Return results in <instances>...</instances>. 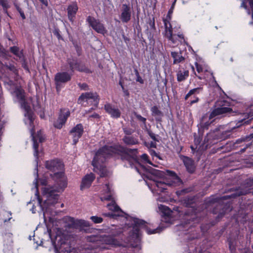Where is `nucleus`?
I'll list each match as a JSON object with an SVG mask.
<instances>
[{"instance_id":"obj_1","label":"nucleus","mask_w":253,"mask_h":253,"mask_svg":"<svg viewBox=\"0 0 253 253\" xmlns=\"http://www.w3.org/2000/svg\"><path fill=\"white\" fill-rule=\"evenodd\" d=\"M138 149H131L124 146L119 143L113 145H105L96 151L92 161V165L94 168H98V165L103 163L106 159L113 158L115 160L120 159L122 161H127L131 167L133 164H138L137 156Z\"/></svg>"},{"instance_id":"obj_2","label":"nucleus","mask_w":253,"mask_h":253,"mask_svg":"<svg viewBox=\"0 0 253 253\" xmlns=\"http://www.w3.org/2000/svg\"><path fill=\"white\" fill-rule=\"evenodd\" d=\"M45 166L46 169L53 172L50 176L54 181L53 187L44 190L47 194L45 202L49 206H55L59 197L57 193L62 192L67 186V179L64 171V165L61 161L56 159L46 161Z\"/></svg>"},{"instance_id":"obj_3","label":"nucleus","mask_w":253,"mask_h":253,"mask_svg":"<svg viewBox=\"0 0 253 253\" xmlns=\"http://www.w3.org/2000/svg\"><path fill=\"white\" fill-rule=\"evenodd\" d=\"M244 194L243 191L237 190L231 195L220 197L215 195H211L205 200V203L201 205V208L208 209L210 206L213 207V205L215 204L211 212L213 214H217L215 220L217 222H218L223 217L229 209L227 204H223L222 203L223 201L225 200L235 198Z\"/></svg>"},{"instance_id":"obj_4","label":"nucleus","mask_w":253,"mask_h":253,"mask_svg":"<svg viewBox=\"0 0 253 253\" xmlns=\"http://www.w3.org/2000/svg\"><path fill=\"white\" fill-rule=\"evenodd\" d=\"M223 102H226L225 101H221L219 103L220 107H216L213 109L208 116L207 114H205L201 119L200 123L198 125V134L202 136H203L205 130L209 129L211 125L214 122V118L222 115L226 116L229 115H234V113L232 108L227 107H224Z\"/></svg>"},{"instance_id":"obj_5","label":"nucleus","mask_w":253,"mask_h":253,"mask_svg":"<svg viewBox=\"0 0 253 253\" xmlns=\"http://www.w3.org/2000/svg\"><path fill=\"white\" fill-rule=\"evenodd\" d=\"M133 227L131 231L129 233L127 241L133 247H136L141 241V229L145 230L148 234H152L157 233L158 229L150 230L147 226V223L144 220L138 218H133Z\"/></svg>"},{"instance_id":"obj_6","label":"nucleus","mask_w":253,"mask_h":253,"mask_svg":"<svg viewBox=\"0 0 253 253\" xmlns=\"http://www.w3.org/2000/svg\"><path fill=\"white\" fill-rule=\"evenodd\" d=\"M11 95L15 97L20 105L21 109L25 111V116L29 121L31 126L33 125L34 118L31 107L26 98V92L21 85L16 86L15 88L10 92Z\"/></svg>"},{"instance_id":"obj_7","label":"nucleus","mask_w":253,"mask_h":253,"mask_svg":"<svg viewBox=\"0 0 253 253\" xmlns=\"http://www.w3.org/2000/svg\"><path fill=\"white\" fill-rule=\"evenodd\" d=\"M234 116L241 115V118L239 119L236 123V126L233 128H238L243 125L248 124L253 119V104L249 106L244 112L240 113L233 111ZM231 115H229L230 116ZM233 116V115H231Z\"/></svg>"},{"instance_id":"obj_8","label":"nucleus","mask_w":253,"mask_h":253,"mask_svg":"<svg viewBox=\"0 0 253 253\" xmlns=\"http://www.w3.org/2000/svg\"><path fill=\"white\" fill-rule=\"evenodd\" d=\"M100 97L96 92H86L82 93L78 99V103L85 106L84 103L90 102V104L97 107Z\"/></svg>"},{"instance_id":"obj_9","label":"nucleus","mask_w":253,"mask_h":253,"mask_svg":"<svg viewBox=\"0 0 253 253\" xmlns=\"http://www.w3.org/2000/svg\"><path fill=\"white\" fill-rule=\"evenodd\" d=\"M73 74L67 72H60L57 73L54 76L55 88L57 92H59L65 84L71 80Z\"/></svg>"},{"instance_id":"obj_10","label":"nucleus","mask_w":253,"mask_h":253,"mask_svg":"<svg viewBox=\"0 0 253 253\" xmlns=\"http://www.w3.org/2000/svg\"><path fill=\"white\" fill-rule=\"evenodd\" d=\"M67 63L69 66L70 71L73 74L75 71L85 73H91L92 71L85 64L77 58L68 59Z\"/></svg>"},{"instance_id":"obj_11","label":"nucleus","mask_w":253,"mask_h":253,"mask_svg":"<svg viewBox=\"0 0 253 253\" xmlns=\"http://www.w3.org/2000/svg\"><path fill=\"white\" fill-rule=\"evenodd\" d=\"M86 22L97 33L104 35L107 33L104 25L99 19H97L91 16H88L86 19Z\"/></svg>"},{"instance_id":"obj_12","label":"nucleus","mask_w":253,"mask_h":253,"mask_svg":"<svg viewBox=\"0 0 253 253\" xmlns=\"http://www.w3.org/2000/svg\"><path fill=\"white\" fill-rule=\"evenodd\" d=\"M219 134V129L217 128H215L207 134V135L204 138L203 146H205V148L207 149L210 147L211 145L217 143L216 140L218 139Z\"/></svg>"},{"instance_id":"obj_13","label":"nucleus","mask_w":253,"mask_h":253,"mask_svg":"<svg viewBox=\"0 0 253 253\" xmlns=\"http://www.w3.org/2000/svg\"><path fill=\"white\" fill-rule=\"evenodd\" d=\"M70 114L69 109H60L58 119L54 123V126L57 129H61L66 123L68 118L70 116Z\"/></svg>"},{"instance_id":"obj_14","label":"nucleus","mask_w":253,"mask_h":253,"mask_svg":"<svg viewBox=\"0 0 253 253\" xmlns=\"http://www.w3.org/2000/svg\"><path fill=\"white\" fill-rule=\"evenodd\" d=\"M171 18L172 17L170 16L169 18L167 16L163 20L165 27V36L171 42H175L176 39H175V37L173 36V30L170 22Z\"/></svg>"},{"instance_id":"obj_15","label":"nucleus","mask_w":253,"mask_h":253,"mask_svg":"<svg viewBox=\"0 0 253 253\" xmlns=\"http://www.w3.org/2000/svg\"><path fill=\"white\" fill-rule=\"evenodd\" d=\"M203 90V87H198L193 88L189 91V92L185 95L184 100H187L189 98L191 99L188 102L189 105L192 106L193 104L198 103L200 99L196 96V94H199Z\"/></svg>"},{"instance_id":"obj_16","label":"nucleus","mask_w":253,"mask_h":253,"mask_svg":"<svg viewBox=\"0 0 253 253\" xmlns=\"http://www.w3.org/2000/svg\"><path fill=\"white\" fill-rule=\"evenodd\" d=\"M196 201L197 199L196 197L192 195L188 196L183 200V203L185 207L192 209V212L193 213V214H192L193 216L192 217L193 219L198 217V214L199 212V210H198L196 207Z\"/></svg>"},{"instance_id":"obj_17","label":"nucleus","mask_w":253,"mask_h":253,"mask_svg":"<svg viewBox=\"0 0 253 253\" xmlns=\"http://www.w3.org/2000/svg\"><path fill=\"white\" fill-rule=\"evenodd\" d=\"M84 126L82 124H78L69 131V133L73 136V144L76 145L79 139L84 133Z\"/></svg>"},{"instance_id":"obj_18","label":"nucleus","mask_w":253,"mask_h":253,"mask_svg":"<svg viewBox=\"0 0 253 253\" xmlns=\"http://www.w3.org/2000/svg\"><path fill=\"white\" fill-rule=\"evenodd\" d=\"M131 11L132 8L129 3H123L122 4L120 18L123 23H127L130 20Z\"/></svg>"},{"instance_id":"obj_19","label":"nucleus","mask_w":253,"mask_h":253,"mask_svg":"<svg viewBox=\"0 0 253 253\" xmlns=\"http://www.w3.org/2000/svg\"><path fill=\"white\" fill-rule=\"evenodd\" d=\"M74 248L72 247L67 241H58L54 243V250L56 253H70Z\"/></svg>"},{"instance_id":"obj_20","label":"nucleus","mask_w":253,"mask_h":253,"mask_svg":"<svg viewBox=\"0 0 253 253\" xmlns=\"http://www.w3.org/2000/svg\"><path fill=\"white\" fill-rule=\"evenodd\" d=\"M179 157L182 161L187 172L190 174L194 173L196 170L194 161L192 158L183 155H179Z\"/></svg>"},{"instance_id":"obj_21","label":"nucleus","mask_w":253,"mask_h":253,"mask_svg":"<svg viewBox=\"0 0 253 253\" xmlns=\"http://www.w3.org/2000/svg\"><path fill=\"white\" fill-rule=\"evenodd\" d=\"M79 7L76 1H74L69 4L67 8V16L69 20L73 23L76 18V14Z\"/></svg>"},{"instance_id":"obj_22","label":"nucleus","mask_w":253,"mask_h":253,"mask_svg":"<svg viewBox=\"0 0 253 253\" xmlns=\"http://www.w3.org/2000/svg\"><path fill=\"white\" fill-rule=\"evenodd\" d=\"M253 138V132L247 136L246 138L243 139H238L235 142H227L224 146L220 147L221 149L226 148L227 151H230L231 150L238 147V144L244 142L246 140H250Z\"/></svg>"},{"instance_id":"obj_23","label":"nucleus","mask_w":253,"mask_h":253,"mask_svg":"<svg viewBox=\"0 0 253 253\" xmlns=\"http://www.w3.org/2000/svg\"><path fill=\"white\" fill-rule=\"evenodd\" d=\"M105 112L110 115L111 117L114 119H118L120 117L121 112L118 108H115L114 106L110 103L104 105V107Z\"/></svg>"},{"instance_id":"obj_24","label":"nucleus","mask_w":253,"mask_h":253,"mask_svg":"<svg viewBox=\"0 0 253 253\" xmlns=\"http://www.w3.org/2000/svg\"><path fill=\"white\" fill-rule=\"evenodd\" d=\"M95 175L93 173L85 175L82 179L80 189L83 190L84 189L89 188L92 182L95 179Z\"/></svg>"},{"instance_id":"obj_25","label":"nucleus","mask_w":253,"mask_h":253,"mask_svg":"<svg viewBox=\"0 0 253 253\" xmlns=\"http://www.w3.org/2000/svg\"><path fill=\"white\" fill-rule=\"evenodd\" d=\"M182 51H171L170 53L171 57L173 59V64H179L183 63L185 61V57L182 55Z\"/></svg>"},{"instance_id":"obj_26","label":"nucleus","mask_w":253,"mask_h":253,"mask_svg":"<svg viewBox=\"0 0 253 253\" xmlns=\"http://www.w3.org/2000/svg\"><path fill=\"white\" fill-rule=\"evenodd\" d=\"M152 115L155 117V120L157 122H161L162 121V117L163 116V112L160 110L157 106H154L151 108Z\"/></svg>"},{"instance_id":"obj_27","label":"nucleus","mask_w":253,"mask_h":253,"mask_svg":"<svg viewBox=\"0 0 253 253\" xmlns=\"http://www.w3.org/2000/svg\"><path fill=\"white\" fill-rule=\"evenodd\" d=\"M9 51L14 55L17 58H23L24 56L23 49L20 50V48L17 46H11L9 48Z\"/></svg>"},{"instance_id":"obj_28","label":"nucleus","mask_w":253,"mask_h":253,"mask_svg":"<svg viewBox=\"0 0 253 253\" xmlns=\"http://www.w3.org/2000/svg\"><path fill=\"white\" fill-rule=\"evenodd\" d=\"M122 140L126 145H134L139 143L137 138L132 136L125 135L123 137Z\"/></svg>"},{"instance_id":"obj_29","label":"nucleus","mask_w":253,"mask_h":253,"mask_svg":"<svg viewBox=\"0 0 253 253\" xmlns=\"http://www.w3.org/2000/svg\"><path fill=\"white\" fill-rule=\"evenodd\" d=\"M65 221L68 224L67 226L71 228H77L80 224L79 220H76L74 218L70 216L65 218Z\"/></svg>"},{"instance_id":"obj_30","label":"nucleus","mask_w":253,"mask_h":253,"mask_svg":"<svg viewBox=\"0 0 253 253\" xmlns=\"http://www.w3.org/2000/svg\"><path fill=\"white\" fill-rule=\"evenodd\" d=\"M177 80L178 82H181L185 81L189 76V71L179 70L177 72Z\"/></svg>"},{"instance_id":"obj_31","label":"nucleus","mask_w":253,"mask_h":253,"mask_svg":"<svg viewBox=\"0 0 253 253\" xmlns=\"http://www.w3.org/2000/svg\"><path fill=\"white\" fill-rule=\"evenodd\" d=\"M106 243L108 245H112L113 247H121L122 246V243L112 237H108L106 239Z\"/></svg>"},{"instance_id":"obj_32","label":"nucleus","mask_w":253,"mask_h":253,"mask_svg":"<svg viewBox=\"0 0 253 253\" xmlns=\"http://www.w3.org/2000/svg\"><path fill=\"white\" fill-rule=\"evenodd\" d=\"M167 174L168 175L171 177L174 180V182L177 183H182V180L174 171L170 170H167Z\"/></svg>"},{"instance_id":"obj_33","label":"nucleus","mask_w":253,"mask_h":253,"mask_svg":"<svg viewBox=\"0 0 253 253\" xmlns=\"http://www.w3.org/2000/svg\"><path fill=\"white\" fill-rule=\"evenodd\" d=\"M4 67L7 70L12 72L15 76H18L19 75L18 70L15 67V66L13 64L9 63L7 64L5 63L3 65Z\"/></svg>"},{"instance_id":"obj_34","label":"nucleus","mask_w":253,"mask_h":253,"mask_svg":"<svg viewBox=\"0 0 253 253\" xmlns=\"http://www.w3.org/2000/svg\"><path fill=\"white\" fill-rule=\"evenodd\" d=\"M4 84L5 85V86L7 87V88L10 90V91L13 90L14 88H15L16 86H19V85H18L15 82H14L13 81L8 79L7 81H5L4 82Z\"/></svg>"},{"instance_id":"obj_35","label":"nucleus","mask_w":253,"mask_h":253,"mask_svg":"<svg viewBox=\"0 0 253 253\" xmlns=\"http://www.w3.org/2000/svg\"><path fill=\"white\" fill-rule=\"evenodd\" d=\"M0 5L2 6L5 14L8 15V10L10 7V4L8 0H0Z\"/></svg>"},{"instance_id":"obj_36","label":"nucleus","mask_w":253,"mask_h":253,"mask_svg":"<svg viewBox=\"0 0 253 253\" xmlns=\"http://www.w3.org/2000/svg\"><path fill=\"white\" fill-rule=\"evenodd\" d=\"M32 140L33 141V148L34 150V155L38 158L39 155V143L34 136L33 137Z\"/></svg>"},{"instance_id":"obj_37","label":"nucleus","mask_w":253,"mask_h":253,"mask_svg":"<svg viewBox=\"0 0 253 253\" xmlns=\"http://www.w3.org/2000/svg\"><path fill=\"white\" fill-rule=\"evenodd\" d=\"M229 248L231 253H234L236 251V243L231 238L228 239Z\"/></svg>"},{"instance_id":"obj_38","label":"nucleus","mask_w":253,"mask_h":253,"mask_svg":"<svg viewBox=\"0 0 253 253\" xmlns=\"http://www.w3.org/2000/svg\"><path fill=\"white\" fill-rule=\"evenodd\" d=\"M173 36L175 37V39H176L175 42H172L173 44H176L177 41H179L180 42H182V41H185L184 35L180 32H178L177 34L173 33Z\"/></svg>"},{"instance_id":"obj_39","label":"nucleus","mask_w":253,"mask_h":253,"mask_svg":"<svg viewBox=\"0 0 253 253\" xmlns=\"http://www.w3.org/2000/svg\"><path fill=\"white\" fill-rule=\"evenodd\" d=\"M21 62L22 67L26 70L28 73H30V71L28 67V63L25 57V56H23V58L19 59Z\"/></svg>"},{"instance_id":"obj_40","label":"nucleus","mask_w":253,"mask_h":253,"mask_svg":"<svg viewBox=\"0 0 253 253\" xmlns=\"http://www.w3.org/2000/svg\"><path fill=\"white\" fill-rule=\"evenodd\" d=\"M159 208L161 210L162 212L167 216L170 215V212H171V210L168 207L164 205H160Z\"/></svg>"},{"instance_id":"obj_41","label":"nucleus","mask_w":253,"mask_h":253,"mask_svg":"<svg viewBox=\"0 0 253 253\" xmlns=\"http://www.w3.org/2000/svg\"><path fill=\"white\" fill-rule=\"evenodd\" d=\"M14 5L15 7V8L16 9V10L18 11V12L19 13L21 18H22V19H26V16H25V15L24 14V11L22 10V9L20 7L19 5L16 3V2H14Z\"/></svg>"},{"instance_id":"obj_42","label":"nucleus","mask_w":253,"mask_h":253,"mask_svg":"<svg viewBox=\"0 0 253 253\" xmlns=\"http://www.w3.org/2000/svg\"><path fill=\"white\" fill-rule=\"evenodd\" d=\"M107 207L109 210L112 211H113L118 212L119 211H121L120 208L115 203H113L112 204H108Z\"/></svg>"},{"instance_id":"obj_43","label":"nucleus","mask_w":253,"mask_h":253,"mask_svg":"<svg viewBox=\"0 0 253 253\" xmlns=\"http://www.w3.org/2000/svg\"><path fill=\"white\" fill-rule=\"evenodd\" d=\"M53 35L55 36L59 41H64L63 38L60 34V31L58 28H55L52 32Z\"/></svg>"},{"instance_id":"obj_44","label":"nucleus","mask_w":253,"mask_h":253,"mask_svg":"<svg viewBox=\"0 0 253 253\" xmlns=\"http://www.w3.org/2000/svg\"><path fill=\"white\" fill-rule=\"evenodd\" d=\"M90 219L94 223H100L103 221V218L102 217L97 216H92L90 217Z\"/></svg>"},{"instance_id":"obj_45","label":"nucleus","mask_w":253,"mask_h":253,"mask_svg":"<svg viewBox=\"0 0 253 253\" xmlns=\"http://www.w3.org/2000/svg\"><path fill=\"white\" fill-rule=\"evenodd\" d=\"M176 0H175L173 3H172L171 6H170V8L169 9V11H168V14H167V17H168L169 18V17H172V14L173 13V9L174 8V6H175V2H176Z\"/></svg>"},{"instance_id":"obj_46","label":"nucleus","mask_w":253,"mask_h":253,"mask_svg":"<svg viewBox=\"0 0 253 253\" xmlns=\"http://www.w3.org/2000/svg\"><path fill=\"white\" fill-rule=\"evenodd\" d=\"M134 115L135 116V117L136 118V119L140 122H141L143 123V124L144 125H146V119L144 117H143L142 116H141L139 114H138L137 113H135L134 114Z\"/></svg>"},{"instance_id":"obj_47","label":"nucleus","mask_w":253,"mask_h":253,"mask_svg":"<svg viewBox=\"0 0 253 253\" xmlns=\"http://www.w3.org/2000/svg\"><path fill=\"white\" fill-rule=\"evenodd\" d=\"M177 143H178V145L177 146H175L174 147V148L176 152L177 153V154L178 155H181L180 153L182 151L183 147L182 146L179 145L180 142H179V140H177Z\"/></svg>"},{"instance_id":"obj_48","label":"nucleus","mask_w":253,"mask_h":253,"mask_svg":"<svg viewBox=\"0 0 253 253\" xmlns=\"http://www.w3.org/2000/svg\"><path fill=\"white\" fill-rule=\"evenodd\" d=\"M148 24L149 26L150 27V28L153 30V31L156 30V27H155V18L153 17L152 19H149V21L148 22Z\"/></svg>"},{"instance_id":"obj_49","label":"nucleus","mask_w":253,"mask_h":253,"mask_svg":"<svg viewBox=\"0 0 253 253\" xmlns=\"http://www.w3.org/2000/svg\"><path fill=\"white\" fill-rule=\"evenodd\" d=\"M123 129V131H124V133L126 136L130 135L133 132V130L131 128H130L124 127Z\"/></svg>"},{"instance_id":"obj_50","label":"nucleus","mask_w":253,"mask_h":253,"mask_svg":"<svg viewBox=\"0 0 253 253\" xmlns=\"http://www.w3.org/2000/svg\"><path fill=\"white\" fill-rule=\"evenodd\" d=\"M195 65L196 68V70L198 73H200L203 72V68L202 65L199 64L198 62H196L195 63Z\"/></svg>"},{"instance_id":"obj_51","label":"nucleus","mask_w":253,"mask_h":253,"mask_svg":"<svg viewBox=\"0 0 253 253\" xmlns=\"http://www.w3.org/2000/svg\"><path fill=\"white\" fill-rule=\"evenodd\" d=\"M149 136L155 141H159V140L156 137V135L151 130L148 131Z\"/></svg>"},{"instance_id":"obj_52","label":"nucleus","mask_w":253,"mask_h":253,"mask_svg":"<svg viewBox=\"0 0 253 253\" xmlns=\"http://www.w3.org/2000/svg\"><path fill=\"white\" fill-rule=\"evenodd\" d=\"M141 158L144 161H146L147 163H148V164H149L150 165H152V162L150 161H149V159H148L149 157H148L147 154H143L141 156Z\"/></svg>"},{"instance_id":"obj_53","label":"nucleus","mask_w":253,"mask_h":253,"mask_svg":"<svg viewBox=\"0 0 253 253\" xmlns=\"http://www.w3.org/2000/svg\"><path fill=\"white\" fill-rule=\"evenodd\" d=\"M78 85L81 89L87 90L88 89V85L86 83H79Z\"/></svg>"},{"instance_id":"obj_54","label":"nucleus","mask_w":253,"mask_h":253,"mask_svg":"<svg viewBox=\"0 0 253 253\" xmlns=\"http://www.w3.org/2000/svg\"><path fill=\"white\" fill-rule=\"evenodd\" d=\"M166 184L165 182H161V181H157V183H156L157 186L158 187L162 188L163 189V190H162V192H164V190L166 189L165 188L162 187V186L163 185H166Z\"/></svg>"},{"instance_id":"obj_55","label":"nucleus","mask_w":253,"mask_h":253,"mask_svg":"<svg viewBox=\"0 0 253 253\" xmlns=\"http://www.w3.org/2000/svg\"><path fill=\"white\" fill-rule=\"evenodd\" d=\"M203 136L200 135L199 134V137L198 138H195L194 142L195 144L200 145L202 140Z\"/></svg>"},{"instance_id":"obj_56","label":"nucleus","mask_w":253,"mask_h":253,"mask_svg":"<svg viewBox=\"0 0 253 253\" xmlns=\"http://www.w3.org/2000/svg\"><path fill=\"white\" fill-rule=\"evenodd\" d=\"M100 118V116L98 114H97L96 113H94L93 114L89 116L88 119H90V118L99 119Z\"/></svg>"},{"instance_id":"obj_57","label":"nucleus","mask_w":253,"mask_h":253,"mask_svg":"<svg viewBox=\"0 0 253 253\" xmlns=\"http://www.w3.org/2000/svg\"><path fill=\"white\" fill-rule=\"evenodd\" d=\"M247 1H242L240 7L242 8H244L245 9H247L248 7L247 4Z\"/></svg>"},{"instance_id":"obj_58","label":"nucleus","mask_w":253,"mask_h":253,"mask_svg":"<svg viewBox=\"0 0 253 253\" xmlns=\"http://www.w3.org/2000/svg\"><path fill=\"white\" fill-rule=\"evenodd\" d=\"M150 154L152 156H156L158 158H159L160 159H161V158L158 156L157 153L156 152V151L154 150H150Z\"/></svg>"},{"instance_id":"obj_59","label":"nucleus","mask_w":253,"mask_h":253,"mask_svg":"<svg viewBox=\"0 0 253 253\" xmlns=\"http://www.w3.org/2000/svg\"><path fill=\"white\" fill-rule=\"evenodd\" d=\"M136 81L140 83V84H143L144 83V81L142 79V78L140 77V75H138V76H137L136 77Z\"/></svg>"},{"instance_id":"obj_60","label":"nucleus","mask_w":253,"mask_h":253,"mask_svg":"<svg viewBox=\"0 0 253 253\" xmlns=\"http://www.w3.org/2000/svg\"><path fill=\"white\" fill-rule=\"evenodd\" d=\"M124 94L125 96L128 97L129 96V93L128 90L124 88V89H122Z\"/></svg>"},{"instance_id":"obj_61","label":"nucleus","mask_w":253,"mask_h":253,"mask_svg":"<svg viewBox=\"0 0 253 253\" xmlns=\"http://www.w3.org/2000/svg\"><path fill=\"white\" fill-rule=\"evenodd\" d=\"M156 146H157V144H156V142L152 141L150 143V147L151 148H156Z\"/></svg>"},{"instance_id":"obj_62","label":"nucleus","mask_w":253,"mask_h":253,"mask_svg":"<svg viewBox=\"0 0 253 253\" xmlns=\"http://www.w3.org/2000/svg\"><path fill=\"white\" fill-rule=\"evenodd\" d=\"M249 3L251 7V9L253 11V0H249Z\"/></svg>"},{"instance_id":"obj_63","label":"nucleus","mask_w":253,"mask_h":253,"mask_svg":"<svg viewBox=\"0 0 253 253\" xmlns=\"http://www.w3.org/2000/svg\"><path fill=\"white\" fill-rule=\"evenodd\" d=\"M246 10H247L248 14L251 15V17H252V14H253V11H252L251 9H250L249 8H248V9Z\"/></svg>"},{"instance_id":"obj_64","label":"nucleus","mask_w":253,"mask_h":253,"mask_svg":"<svg viewBox=\"0 0 253 253\" xmlns=\"http://www.w3.org/2000/svg\"><path fill=\"white\" fill-rule=\"evenodd\" d=\"M94 109H95L94 108L91 107L90 109H89L88 110L85 111V114L89 113L91 112Z\"/></svg>"}]
</instances>
